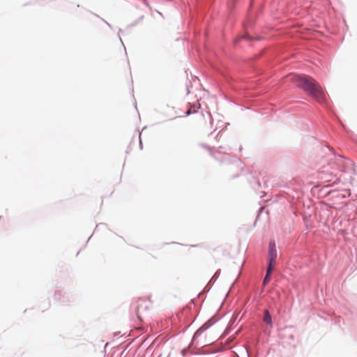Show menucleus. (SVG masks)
<instances>
[{"mask_svg":"<svg viewBox=\"0 0 357 357\" xmlns=\"http://www.w3.org/2000/svg\"><path fill=\"white\" fill-rule=\"evenodd\" d=\"M271 275H268V273L266 274V276L263 281V284L266 285L271 280Z\"/></svg>","mask_w":357,"mask_h":357,"instance_id":"7","label":"nucleus"},{"mask_svg":"<svg viewBox=\"0 0 357 357\" xmlns=\"http://www.w3.org/2000/svg\"><path fill=\"white\" fill-rule=\"evenodd\" d=\"M134 304L135 307V314L137 318L142 321V314L146 312L149 307V301L145 299L138 298L135 301Z\"/></svg>","mask_w":357,"mask_h":357,"instance_id":"2","label":"nucleus"},{"mask_svg":"<svg viewBox=\"0 0 357 357\" xmlns=\"http://www.w3.org/2000/svg\"><path fill=\"white\" fill-rule=\"evenodd\" d=\"M264 321L266 322L268 325H272L271 316L268 310H266L264 312Z\"/></svg>","mask_w":357,"mask_h":357,"instance_id":"5","label":"nucleus"},{"mask_svg":"<svg viewBox=\"0 0 357 357\" xmlns=\"http://www.w3.org/2000/svg\"><path fill=\"white\" fill-rule=\"evenodd\" d=\"M291 82L303 89L317 102L322 103L326 100L325 93L319 83L312 77L307 75H294L291 77Z\"/></svg>","mask_w":357,"mask_h":357,"instance_id":"1","label":"nucleus"},{"mask_svg":"<svg viewBox=\"0 0 357 357\" xmlns=\"http://www.w3.org/2000/svg\"><path fill=\"white\" fill-rule=\"evenodd\" d=\"M144 3L148 5V3L146 2V0H144Z\"/></svg>","mask_w":357,"mask_h":357,"instance_id":"10","label":"nucleus"},{"mask_svg":"<svg viewBox=\"0 0 357 357\" xmlns=\"http://www.w3.org/2000/svg\"><path fill=\"white\" fill-rule=\"evenodd\" d=\"M275 261H268V266L267 271H266V273H268V275H271L272 271L275 266Z\"/></svg>","mask_w":357,"mask_h":357,"instance_id":"6","label":"nucleus"},{"mask_svg":"<svg viewBox=\"0 0 357 357\" xmlns=\"http://www.w3.org/2000/svg\"><path fill=\"white\" fill-rule=\"evenodd\" d=\"M191 113H192L191 109H188L185 112V115H186V116H188V115H190Z\"/></svg>","mask_w":357,"mask_h":357,"instance_id":"9","label":"nucleus"},{"mask_svg":"<svg viewBox=\"0 0 357 357\" xmlns=\"http://www.w3.org/2000/svg\"><path fill=\"white\" fill-rule=\"evenodd\" d=\"M277 258V251H276V245L274 241H271L268 245V261H275Z\"/></svg>","mask_w":357,"mask_h":357,"instance_id":"3","label":"nucleus"},{"mask_svg":"<svg viewBox=\"0 0 357 357\" xmlns=\"http://www.w3.org/2000/svg\"><path fill=\"white\" fill-rule=\"evenodd\" d=\"M185 353V351H184V350H182L181 351H176V350H172L170 352H169L168 354H162L158 357H183Z\"/></svg>","mask_w":357,"mask_h":357,"instance_id":"4","label":"nucleus"},{"mask_svg":"<svg viewBox=\"0 0 357 357\" xmlns=\"http://www.w3.org/2000/svg\"><path fill=\"white\" fill-rule=\"evenodd\" d=\"M206 330V328H204V326L201 327L195 334V337H198L199 336L202 332H204V331Z\"/></svg>","mask_w":357,"mask_h":357,"instance_id":"8","label":"nucleus"}]
</instances>
